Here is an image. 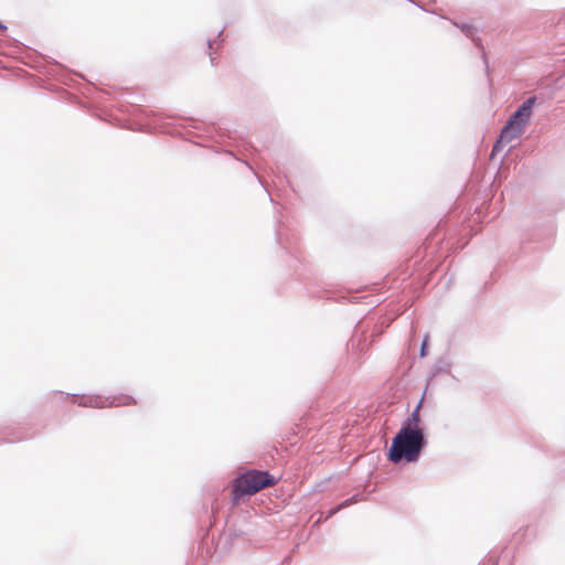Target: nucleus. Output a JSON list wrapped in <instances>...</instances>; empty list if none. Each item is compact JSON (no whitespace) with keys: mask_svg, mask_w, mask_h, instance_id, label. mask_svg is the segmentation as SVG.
<instances>
[{"mask_svg":"<svg viewBox=\"0 0 565 565\" xmlns=\"http://www.w3.org/2000/svg\"><path fill=\"white\" fill-rule=\"evenodd\" d=\"M534 103V97L527 98L519 109L511 115L508 122L502 128L499 140L493 146L492 154L500 150L501 145L511 142L524 132L525 126L531 118Z\"/></svg>","mask_w":565,"mask_h":565,"instance_id":"obj_2","label":"nucleus"},{"mask_svg":"<svg viewBox=\"0 0 565 565\" xmlns=\"http://www.w3.org/2000/svg\"><path fill=\"white\" fill-rule=\"evenodd\" d=\"M135 405L136 401L131 396H125L121 402H119L117 405Z\"/></svg>","mask_w":565,"mask_h":565,"instance_id":"obj_4","label":"nucleus"},{"mask_svg":"<svg viewBox=\"0 0 565 565\" xmlns=\"http://www.w3.org/2000/svg\"><path fill=\"white\" fill-rule=\"evenodd\" d=\"M6 25H3L1 22H0V30H6Z\"/></svg>","mask_w":565,"mask_h":565,"instance_id":"obj_6","label":"nucleus"},{"mask_svg":"<svg viewBox=\"0 0 565 565\" xmlns=\"http://www.w3.org/2000/svg\"><path fill=\"white\" fill-rule=\"evenodd\" d=\"M89 406H99V405L96 402L93 403V401H90Z\"/></svg>","mask_w":565,"mask_h":565,"instance_id":"obj_5","label":"nucleus"},{"mask_svg":"<svg viewBox=\"0 0 565 565\" xmlns=\"http://www.w3.org/2000/svg\"><path fill=\"white\" fill-rule=\"evenodd\" d=\"M276 482V479L266 471L249 470L235 480L233 484L234 499L255 494L267 487L275 486Z\"/></svg>","mask_w":565,"mask_h":565,"instance_id":"obj_3","label":"nucleus"},{"mask_svg":"<svg viewBox=\"0 0 565 565\" xmlns=\"http://www.w3.org/2000/svg\"><path fill=\"white\" fill-rule=\"evenodd\" d=\"M419 414L415 411L412 418L406 422V425L393 438L388 451V459L397 463L402 459L407 462L416 461L424 447L425 440L422 429L418 427Z\"/></svg>","mask_w":565,"mask_h":565,"instance_id":"obj_1","label":"nucleus"}]
</instances>
